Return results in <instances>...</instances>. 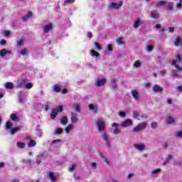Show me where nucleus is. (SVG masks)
<instances>
[{"label": "nucleus", "instance_id": "e2e57ef3", "mask_svg": "<svg viewBox=\"0 0 182 182\" xmlns=\"http://www.w3.org/2000/svg\"><path fill=\"white\" fill-rule=\"evenodd\" d=\"M107 49L109 52H112V50H113V47H112V45L109 44L107 46Z\"/></svg>", "mask_w": 182, "mask_h": 182}, {"label": "nucleus", "instance_id": "6e6552de", "mask_svg": "<svg viewBox=\"0 0 182 182\" xmlns=\"http://www.w3.org/2000/svg\"><path fill=\"white\" fill-rule=\"evenodd\" d=\"M8 55H12V51L6 48L0 50V58H6Z\"/></svg>", "mask_w": 182, "mask_h": 182}, {"label": "nucleus", "instance_id": "338daca9", "mask_svg": "<svg viewBox=\"0 0 182 182\" xmlns=\"http://www.w3.org/2000/svg\"><path fill=\"white\" fill-rule=\"evenodd\" d=\"M178 92H182V85L176 87Z\"/></svg>", "mask_w": 182, "mask_h": 182}, {"label": "nucleus", "instance_id": "f257e3e1", "mask_svg": "<svg viewBox=\"0 0 182 182\" xmlns=\"http://www.w3.org/2000/svg\"><path fill=\"white\" fill-rule=\"evenodd\" d=\"M176 59L172 60V66L176 68V70H172V77L174 79H178L180 77V75L178 74V72H182V68L180 67V63L182 60V56L180 54L175 55Z\"/></svg>", "mask_w": 182, "mask_h": 182}, {"label": "nucleus", "instance_id": "13d9d810", "mask_svg": "<svg viewBox=\"0 0 182 182\" xmlns=\"http://www.w3.org/2000/svg\"><path fill=\"white\" fill-rule=\"evenodd\" d=\"M41 161H42V158H41V156H38L36 159V163L40 164Z\"/></svg>", "mask_w": 182, "mask_h": 182}, {"label": "nucleus", "instance_id": "f8f14e48", "mask_svg": "<svg viewBox=\"0 0 182 182\" xmlns=\"http://www.w3.org/2000/svg\"><path fill=\"white\" fill-rule=\"evenodd\" d=\"M105 83H106V78L98 79L95 82V86H97V87H100L102 86H105Z\"/></svg>", "mask_w": 182, "mask_h": 182}, {"label": "nucleus", "instance_id": "2f4dec72", "mask_svg": "<svg viewBox=\"0 0 182 182\" xmlns=\"http://www.w3.org/2000/svg\"><path fill=\"white\" fill-rule=\"evenodd\" d=\"M4 87H6V89H12L14 87V84L12 82H6L4 85Z\"/></svg>", "mask_w": 182, "mask_h": 182}, {"label": "nucleus", "instance_id": "a18cd8bd", "mask_svg": "<svg viewBox=\"0 0 182 182\" xmlns=\"http://www.w3.org/2000/svg\"><path fill=\"white\" fill-rule=\"evenodd\" d=\"M112 133L114 134H120V129L115 128L113 131Z\"/></svg>", "mask_w": 182, "mask_h": 182}, {"label": "nucleus", "instance_id": "de8ad7c7", "mask_svg": "<svg viewBox=\"0 0 182 182\" xmlns=\"http://www.w3.org/2000/svg\"><path fill=\"white\" fill-rule=\"evenodd\" d=\"M151 129H157V122H152L151 124Z\"/></svg>", "mask_w": 182, "mask_h": 182}, {"label": "nucleus", "instance_id": "864d4df0", "mask_svg": "<svg viewBox=\"0 0 182 182\" xmlns=\"http://www.w3.org/2000/svg\"><path fill=\"white\" fill-rule=\"evenodd\" d=\"M64 2L65 4H74L75 0H65Z\"/></svg>", "mask_w": 182, "mask_h": 182}, {"label": "nucleus", "instance_id": "69168bd1", "mask_svg": "<svg viewBox=\"0 0 182 182\" xmlns=\"http://www.w3.org/2000/svg\"><path fill=\"white\" fill-rule=\"evenodd\" d=\"M176 7H177L178 9H181V8H182L181 2L178 3V4H176Z\"/></svg>", "mask_w": 182, "mask_h": 182}, {"label": "nucleus", "instance_id": "ddd939ff", "mask_svg": "<svg viewBox=\"0 0 182 182\" xmlns=\"http://www.w3.org/2000/svg\"><path fill=\"white\" fill-rule=\"evenodd\" d=\"M109 85L112 90H116V89H117V80L116 78L112 79L109 82Z\"/></svg>", "mask_w": 182, "mask_h": 182}, {"label": "nucleus", "instance_id": "49530a36", "mask_svg": "<svg viewBox=\"0 0 182 182\" xmlns=\"http://www.w3.org/2000/svg\"><path fill=\"white\" fill-rule=\"evenodd\" d=\"M166 73H167V71L166 70H162L160 72V75L161 76H162V77H164L166 76Z\"/></svg>", "mask_w": 182, "mask_h": 182}, {"label": "nucleus", "instance_id": "cd10ccee", "mask_svg": "<svg viewBox=\"0 0 182 182\" xmlns=\"http://www.w3.org/2000/svg\"><path fill=\"white\" fill-rule=\"evenodd\" d=\"M18 53H20L21 56H28V50H26V48H22L19 50Z\"/></svg>", "mask_w": 182, "mask_h": 182}, {"label": "nucleus", "instance_id": "4be33fe9", "mask_svg": "<svg viewBox=\"0 0 182 182\" xmlns=\"http://www.w3.org/2000/svg\"><path fill=\"white\" fill-rule=\"evenodd\" d=\"M173 2L171 1H166L165 6L167 8L168 11H173Z\"/></svg>", "mask_w": 182, "mask_h": 182}, {"label": "nucleus", "instance_id": "79ce46f5", "mask_svg": "<svg viewBox=\"0 0 182 182\" xmlns=\"http://www.w3.org/2000/svg\"><path fill=\"white\" fill-rule=\"evenodd\" d=\"M100 157H101L102 159H104V161H105V163L107 164V166H110V162H109V161L107 160V159H106V158L105 157V155L100 154Z\"/></svg>", "mask_w": 182, "mask_h": 182}, {"label": "nucleus", "instance_id": "2eb2a0df", "mask_svg": "<svg viewBox=\"0 0 182 182\" xmlns=\"http://www.w3.org/2000/svg\"><path fill=\"white\" fill-rule=\"evenodd\" d=\"M166 1H154L153 5L156 8H160V6H166Z\"/></svg>", "mask_w": 182, "mask_h": 182}, {"label": "nucleus", "instance_id": "58836bf2", "mask_svg": "<svg viewBox=\"0 0 182 182\" xmlns=\"http://www.w3.org/2000/svg\"><path fill=\"white\" fill-rule=\"evenodd\" d=\"M159 173H161V168H156L151 171L152 176H154V174H159Z\"/></svg>", "mask_w": 182, "mask_h": 182}, {"label": "nucleus", "instance_id": "c756f323", "mask_svg": "<svg viewBox=\"0 0 182 182\" xmlns=\"http://www.w3.org/2000/svg\"><path fill=\"white\" fill-rule=\"evenodd\" d=\"M173 159V155L168 154L167 158L166 159L165 161L164 162V166L170 163V161Z\"/></svg>", "mask_w": 182, "mask_h": 182}, {"label": "nucleus", "instance_id": "e433bc0d", "mask_svg": "<svg viewBox=\"0 0 182 182\" xmlns=\"http://www.w3.org/2000/svg\"><path fill=\"white\" fill-rule=\"evenodd\" d=\"M53 90H54V92H56L57 93H59V92H60V88H59V86L58 85H55L53 87Z\"/></svg>", "mask_w": 182, "mask_h": 182}, {"label": "nucleus", "instance_id": "72a5a7b5", "mask_svg": "<svg viewBox=\"0 0 182 182\" xmlns=\"http://www.w3.org/2000/svg\"><path fill=\"white\" fill-rule=\"evenodd\" d=\"M141 66V61L136 60L133 65L134 68H140Z\"/></svg>", "mask_w": 182, "mask_h": 182}, {"label": "nucleus", "instance_id": "412c9836", "mask_svg": "<svg viewBox=\"0 0 182 182\" xmlns=\"http://www.w3.org/2000/svg\"><path fill=\"white\" fill-rule=\"evenodd\" d=\"M151 17L153 18V19H159L160 18V14L157 11H151Z\"/></svg>", "mask_w": 182, "mask_h": 182}, {"label": "nucleus", "instance_id": "8fccbe9b", "mask_svg": "<svg viewBox=\"0 0 182 182\" xmlns=\"http://www.w3.org/2000/svg\"><path fill=\"white\" fill-rule=\"evenodd\" d=\"M94 45H95V48H97V49L98 50H102V48L99 46V43H94Z\"/></svg>", "mask_w": 182, "mask_h": 182}, {"label": "nucleus", "instance_id": "5701e85b", "mask_svg": "<svg viewBox=\"0 0 182 182\" xmlns=\"http://www.w3.org/2000/svg\"><path fill=\"white\" fill-rule=\"evenodd\" d=\"M48 178H50V181L55 182L56 181V177H55V175L53 172H50L48 174Z\"/></svg>", "mask_w": 182, "mask_h": 182}, {"label": "nucleus", "instance_id": "c03bdc74", "mask_svg": "<svg viewBox=\"0 0 182 182\" xmlns=\"http://www.w3.org/2000/svg\"><path fill=\"white\" fill-rule=\"evenodd\" d=\"M117 43L119 45H123V43H124V42H123V40H122V37L117 38Z\"/></svg>", "mask_w": 182, "mask_h": 182}, {"label": "nucleus", "instance_id": "473e14b6", "mask_svg": "<svg viewBox=\"0 0 182 182\" xmlns=\"http://www.w3.org/2000/svg\"><path fill=\"white\" fill-rule=\"evenodd\" d=\"M28 145V147H35V146H36V141L35 140L31 139Z\"/></svg>", "mask_w": 182, "mask_h": 182}, {"label": "nucleus", "instance_id": "f03ea898", "mask_svg": "<svg viewBox=\"0 0 182 182\" xmlns=\"http://www.w3.org/2000/svg\"><path fill=\"white\" fill-rule=\"evenodd\" d=\"M62 112H63V107L62 105L59 106V107L53 109L50 113V118L53 119V120H55L56 116H58V113H62Z\"/></svg>", "mask_w": 182, "mask_h": 182}, {"label": "nucleus", "instance_id": "603ef678", "mask_svg": "<svg viewBox=\"0 0 182 182\" xmlns=\"http://www.w3.org/2000/svg\"><path fill=\"white\" fill-rule=\"evenodd\" d=\"M4 36H9V35H11V31H4Z\"/></svg>", "mask_w": 182, "mask_h": 182}, {"label": "nucleus", "instance_id": "f704fd0d", "mask_svg": "<svg viewBox=\"0 0 182 182\" xmlns=\"http://www.w3.org/2000/svg\"><path fill=\"white\" fill-rule=\"evenodd\" d=\"M26 146V144H25L23 142H18L17 143V147H18V149H25Z\"/></svg>", "mask_w": 182, "mask_h": 182}, {"label": "nucleus", "instance_id": "ea45409f", "mask_svg": "<svg viewBox=\"0 0 182 182\" xmlns=\"http://www.w3.org/2000/svg\"><path fill=\"white\" fill-rule=\"evenodd\" d=\"M17 46H22L23 45V39L21 38L16 41Z\"/></svg>", "mask_w": 182, "mask_h": 182}, {"label": "nucleus", "instance_id": "9d476101", "mask_svg": "<svg viewBox=\"0 0 182 182\" xmlns=\"http://www.w3.org/2000/svg\"><path fill=\"white\" fill-rule=\"evenodd\" d=\"M133 125V120L127 119L120 124L121 127H129V126Z\"/></svg>", "mask_w": 182, "mask_h": 182}, {"label": "nucleus", "instance_id": "39448f33", "mask_svg": "<svg viewBox=\"0 0 182 182\" xmlns=\"http://www.w3.org/2000/svg\"><path fill=\"white\" fill-rule=\"evenodd\" d=\"M146 126H147V122H143L141 124H139L136 127H134L132 129V133H139V132H141V130H144Z\"/></svg>", "mask_w": 182, "mask_h": 182}, {"label": "nucleus", "instance_id": "bb28decb", "mask_svg": "<svg viewBox=\"0 0 182 182\" xmlns=\"http://www.w3.org/2000/svg\"><path fill=\"white\" fill-rule=\"evenodd\" d=\"M68 116H64L61 118L60 123L61 124H63L64 126H66L68 124Z\"/></svg>", "mask_w": 182, "mask_h": 182}, {"label": "nucleus", "instance_id": "774afa93", "mask_svg": "<svg viewBox=\"0 0 182 182\" xmlns=\"http://www.w3.org/2000/svg\"><path fill=\"white\" fill-rule=\"evenodd\" d=\"M6 44V41L5 40H1L0 41V45L4 46Z\"/></svg>", "mask_w": 182, "mask_h": 182}, {"label": "nucleus", "instance_id": "37998d69", "mask_svg": "<svg viewBox=\"0 0 182 182\" xmlns=\"http://www.w3.org/2000/svg\"><path fill=\"white\" fill-rule=\"evenodd\" d=\"M32 86H33V85L31 82H27V83L25 85L24 87H25L26 89H31Z\"/></svg>", "mask_w": 182, "mask_h": 182}, {"label": "nucleus", "instance_id": "7c9ffc66", "mask_svg": "<svg viewBox=\"0 0 182 182\" xmlns=\"http://www.w3.org/2000/svg\"><path fill=\"white\" fill-rule=\"evenodd\" d=\"M11 119L14 122H19V119L18 118V116L16 115V114H11Z\"/></svg>", "mask_w": 182, "mask_h": 182}, {"label": "nucleus", "instance_id": "680f3d73", "mask_svg": "<svg viewBox=\"0 0 182 182\" xmlns=\"http://www.w3.org/2000/svg\"><path fill=\"white\" fill-rule=\"evenodd\" d=\"M147 117L146 115H141V118L138 119V120H146Z\"/></svg>", "mask_w": 182, "mask_h": 182}, {"label": "nucleus", "instance_id": "09e8293b", "mask_svg": "<svg viewBox=\"0 0 182 182\" xmlns=\"http://www.w3.org/2000/svg\"><path fill=\"white\" fill-rule=\"evenodd\" d=\"M119 116H120V117H126V112H119Z\"/></svg>", "mask_w": 182, "mask_h": 182}, {"label": "nucleus", "instance_id": "3c124183", "mask_svg": "<svg viewBox=\"0 0 182 182\" xmlns=\"http://www.w3.org/2000/svg\"><path fill=\"white\" fill-rule=\"evenodd\" d=\"M176 137H180L181 139H182V130L181 132H176Z\"/></svg>", "mask_w": 182, "mask_h": 182}, {"label": "nucleus", "instance_id": "1a4fd4ad", "mask_svg": "<svg viewBox=\"0 0 182 182\" xmlns=\"http://www.w3.org/2000/svg\"><path fill=\"white\" fill-rule=\"evenodd\" d=\"M143 23H144V21L140 19V18H137L133 24V28L134 29H139V26H141V25H143Z\"/></svg>", "mask_w": 182, "mask_h": 182}, {"label": "nucleus", "instance_id": "4d7b16f0", "mask_svg": "<svg viewBox=\"0 0 182 182\" xmlns=\"http://www.w3.org/2000/svg\"><path fill=\"white\" fill-rule=\"evenodd\" d=\"M146 48L149 50V52H151V50H153V47L150 45H147Z\"/></svg>", "mask_w": 182, "mask_h": 182}, {"label": "nucleus", "instance_id": "4468645a", "mask_svg": "<svg viewBox=\"0 0 182 182\" xmlns=\"http://www.w3.org/2000/svg\"><path fill=\"white\" fill-rule=\"evenodd\" d=\"M70 121L72 123H77V122H79V118H77V113L73 112H71Z\"/></svg>", "mask_w": 182, "mask_h": 182}, {"label": "nucleus", "instance_id": "7ed1b4c3", "mask_svg": "<svg viewBox=\"0 0 182 182\" xmlns=\"http://www.w3.org/2000/svg\"><path fill=\"white\" fill-rule=\"evenodd\" d=\"M97 129H98V132H106V122H105V120L103 119H98L97 122Z\"/></svg>", "mask_w": 182, "mask_h": 182}, {"label": "nucleus", "instance_id": "aec40b11", "mask_svg": "<svg viewBox=\"0 0 182 182\" xmlns=\"http://www.w3.org/2000/svg\"><path fill=\"white\" fill-rule=\"evenodd\" d=\"M53 29V26L52 24H47L43 27L44 33H48L49 31H52Z\"/></svg>", "mask_w": 182, "mask_h": 182}, {"label": "nucleus", "instance_id": "5fc2aeb1", "mask_svg": "<svg viewBox=\"0 0 182 182\" xmlns=\"http://www.w3.org/2000/svg\"><path fill=\"white\" fill-rule=\"evenodd\" d=\"M18 100H19L20 103H23V102H25V98H23V97H22V96H20L18 97Z\"/></svg>", "mask_w": 182, "mask_h": 182}, {"label": "nucleus", "instance_id": "0eeeda50", "mask_svg": "<svg viewBox=\"0 0 182 182\" xmlns=\"http://www.w3.org/2000/svg\"><path fill=\"white\" fill-rule=\"evenodd\" d=\"M122 5H123L122 1H119L118 3H110L108 9L109 11H113V9H120L122 8Z\"/></svg>", "mask_w": 182, "mask_h": 182}, {"label": "nucleus", "instance_id": "a211bd4d", "mask_svg": "<svg viewBox=\"0 0 182 182\" xmlns=\"http://www.w3.org/2000/svg\"><path fill=\"white\" fill-rule=\"evenodd\" d=\"M73 109L75 110V113H80V104L75 102L73 105Z\"/></svg>", "mask_w": 182, "mask_h": 182}, {"label": "nucleus", "instance_id": "6e6d98bb", "mask_svg": "<svg viewBox=\"0 0 182 182\" xmlns=\"http://www.w3.org/2000/svg\"><path fill=\"white\" fill-rule=\"evenodd\" d=\"M62 140L60 139H55L52 141V144H56V143H60Z\"/></svg>", "mask_w": 182, "mask_h": 182}, {"label": "nucleus", "instance_id": "052dcab7", "mask_svg": "<svg viewBox=\"0 0 182 182\" xmlns=\"http://www.w3.org/2000/svg\"><path fill=\"white\" fill-rule=\"evenodd\" d=\"M29 19V17L28 16L22 17V20L23 22H26Z\"/></svg>", "mask_w": 182, "mask_h": 182}, {"label": "nucleus", "instance_id": "bf43d9fd", "mask_svg": "<svg viewBox=\"0 0 182 182\" xmlns=\"http://www.w3.org/2000/svg\"><path fill=\"white\" fill-rule=\"evenodd\" d=\"M24 140H26V141L30 140L31 141V140H32V136H31L30 135H28L24 137Z\"/></svg>", "mask_w": 182, "mask_h": 182}, {"label": "nucleus", "instance_id": "c9c22d12", "mask_svg": "<svg viewBox=\"0 0 182 182\" xmlns=\"http://www.w3.org/2000/svg\"><path fill=\"white\" fill-rule=\"evenodd\" d=\"M23 164H32V161L31 159H23L22 161Z\"/></svg>", "mask_w": 182, "mask_h": 182}, {"label": "nucleus", "instance_id": "dca6fc26", "mask_svg": "<svg viewBox=\"0 0 182 182\" xmlns=\"http://www.w3.org/2000/svg\"><path fill=\"white\" fill-rule=\"evenodd\" d=\"M134 147L136 149V150H139V151H143L146 150V145L144 144H134Z\"/></svg>", "mask_w": 182, "mask_h": 182}, {"label": "nucleus", "instance_id": "4c0bfd02", "mask_svg": "<svg viewBox=\"0 0 182 182\" xmlns=\"http://www.w3.org/2000/svg\"><path fill=\"white\" fill-rule=\"evenodd\" d=\"M140 116V114L139 113V112H137V111H134L133 112V117H134V119H140V118H139V117Z\"/></svg>", "mask_w": 182, "mask_h": 182}, {"label": "nucleus", "instance_id": "393cba45", "mask_svg": "<svg viewBox=\"0 0 182 182\" xmlns=\"http://www.w3.org/2000/svg\"><path fill=\"white\" fill-rule=\"evenodd\" d=\"M89 109L92 112H94L95 113L97 112V105H95L93 104H91L89 105Z\"/></svg>", "mask_w": 182, "mask_h": 182}, {"label": "nucleus", "instance_id": "423d86ee", "mask_svg": "<svg viewBox=\"0 0 182 182\" xmlns=\"http://www.w3.org/2000/svg\"><path fill=\"white\" fill-rule=\"evenodd\" d=\"M101 137L104 141H105L107 147H112V144H110V140H109V133L107 132H104L101 134Z\"/></svg>", "mask_w": 182, "mask_h": 182}, {"label": "nucleus", "instance_id": "a878e982", "mask_svg": "<svg viewBox=\"0 0 182 182\" xmlns=\"http://www.w3.org/2000/svg\"><path fill=\"white\" fill-rule=\"evenodd\" d=\"M73 128V124H70L68 125L65 129H64V132L66 133V134H69L70 132V130Z\"/></svg>", "mask_w": 182, "mask_h": 182}, {"label": "nucleus", "instance_id": "f3484780", "mask_svg": "<svg viewBox=\"0 0 182 182\" xmlns=\"http://www.w3.org/2000/svg\"><path fill=\"white\" fill-rule=\"evenodd\" d=\"M152 90L158 93H161V92H163V87H160L158 85H154L152 86Z\"/></svg>", "mask_w": 182, "mask_h": 182}, {"label": "nucleus", "instance_id": "9b49d317", "mask_svg": "<svg viewBox=\"0 0 182 182\" xmlns=\"http://www.w3.org/2000/svg\"><path fill=\"white\" fill-rule=\"evenodd\" d=\"M131 95L134 99V100L137 101L140 100V95H139V91L137 90H132Z\"/></svg>", "mask_w": 182, "mask_h": 182}, {"label": "nucleus", "instance_id": "b1692460", "mask_svg": "<svg viewBox=\"0 0 182 182\" xmlns=\"http://www.w3.org/2000/svg\"><path fill=\"white\" fill-rule=\"evenodd\" d=\"M90 53L93 58H99L100 56V54L95 50H90Z\"/></svg>", "mask_w": 182, "mask_h": 182}, {"label": "nucleus", "instance_id": "a19ab883", "mask_svg": "<svg viewBox=\"0 0 182 182\" xmlns=\"http://www.w3.org/2000/svg\"><path fill=\"white\" fill-rule=\"evenodd\" d=\"M77 166V165H76V164H73L71 166L69 167L68 171H69L70 172L74 171H75V168H76Z\"/></svg>", "mask_w": 182, "mask_h": 182}, {"label": "nucleus", "instance_id": "c85d7f7f", "mask_svg": "<svg viewBox=\"0 0 182 182\" xmlns=\"http://www.w3.org/2000/svg\"><path fill=\"white\" fill-rule=\"evenodd\" d=\"M63 132V129L62 128H57L54 130V134L55 136H59V134H62V132Z\"/></svg>", "mask_w": 182, "mask_h": 182}, {"label": "nucleus", "instance_id": "20e7f679", "mask_svg": "<svg viewBox=\"0 0 182 182\" xmlns=\"http://www.w3.org/2000/svg\"><path fill=\"white\" fill-rule=\"evenodd\" d=\"M6 129L9 130L10 134L13 136L15 134L16 132H19V127L12 128V122H7L6 124Z\"/></svg>", "mask_w": 182, "mask_h": 182}, {"label": "nucleus", "instance_id": "0e129e2a", "mask_svg": "<svg viewBox=\"0 0 182 182\" xmlns=\"http://www.w3.org/2000/svg\"><path fill=\"white\" fill-rule=\"evenodd\" d=\"M87 38H90V39H92V33L91 32H88L87 33Z\"/></svg>", "mask_w": 182, "mask_h": 182}, {"label": "nucleus", "instance_id": "6ab92c4d", "mask_svg": "<svg viewBox=\"0 0 182 182\" xmlns=\"http://www.w3.org/2000/svg\"><path fill=\"white\" fill-rule=\"evenodd\" d=\"M166 124H176V119L171 116H168L166 119Z\"/></svg>", "mask_w": 182, "mask_h": 182}]
</instances>
